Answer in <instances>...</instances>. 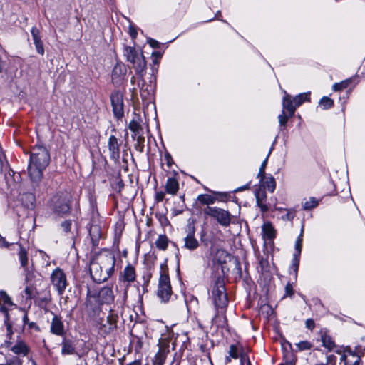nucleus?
Here are the masks:
<instances>
[{"mask_svg": "<svg viewBox=\"0 0 365 365\" xmlns=\"http://www.w3.org/2000/svg\"><path fill=\"white\" fill-rule=\"evenodd\" d=\"M49 161L50 155L45 147L36 145L32 148L28 166V173L32 181L41 180L43 171L49 164Z\"/></svg>", "mask_w": 365, "mask_h": 365, "instance_id": "1", "label": "nucleus"}, {"mask_svg": "<svg viewBox=\"0 0 365 365\" xmlns=\"http://www.w3.org/2000/svg\"><path fill=\"white\" fill-rule=\"evenodd\" d=\"M124 56L127 61L132 64L136 73L143 78L146 68V61L142 51L137 50L133 46H125L124 48Z\"/></svg>", "mask_w": 365, "mask_h": 365, "instance_id": "2", "label": "nucleus"}, {"mask_svg": "<svg viewBox=\"0 0 365 365\" xmlns=\"http://www.w3.org/2000/svg\"><path fill=\"white\" fill-rule=\"evenodd\" d=\"M173 294L172 287L170 284V277L168 275V269L167 265L160 264V277L157 289V296L161 302H167Z\"/></svg>", "mask_w": 365, "mask_h": 365, "instance_id": "3", "label": "nucleus"}, {"mask_svg": "<svg viewBox=\"0 0 365 365\" xmlns=\"http://www.w3.org/2000/svg\"><path fill=\"white\" fill-rule=\"evenodd\" d=\"M136 279L135 269L133 265L128 264L122 272H120L118 278V284L116 287L117 290L119 287L122 289V302L125 303L128 298V289L131 283Z\"/></svg>", "mask_w": 365, "mask_h": 365, "instance_id": "4", "label": "nucleus"}, {"mask_svg": "<svg viewBox=\"0 0 365 365\" xmlns=\"http://www.w3.org/2000/svg\"><path fill=\"white\" fill-rule=\"evenodd\" d=\"M212 302L215 309H227L228 299L225 292L223 279L217 278L212 291Z\"/></svg>", "mask_w": 365, "mask_h": 365, "instance_id": "5", "label": "nucleus"}, {"mask_svg": "<svg viewBox=\"0 0 365 365\" xmlns=\"http://www.w3.org/2000/svg\"><path fill=\"white\" fill-rule=\"evenodd\" d=\"M16 309V305L4 291H0V311L4 314V323L6 326L7 335L12 334V322L10 321L9 312Z\"/></svg>", "mask_w": 365, "mask_h": 365, "instance_id": "6", "label": "nucleus"}, {"mask_svg": "<svg viewBox=\"0 0 365 365\" xmlns=\"http://www.w3.org/2000/svg\"><path fill=\"white\" fill-rule=\"evenodd\" d=\"M50 207L58 215H66L70 212L69 197L67 194L53 196L50 201Z\"/></svg>", "mask_w": 365, "mask_h": 365, "instance_id": "7", "label": "nucleus"}, {"mask_svg": "<svg viewBox=\"0 0 365 365\" xmlns=\"http://www.w3.org/2000/svg\"><path fill=\"white\" fill-rule=\"evenodd\" d=\"M231 359L240 360V365H251L247 351L240 344H232L230 346L228 356L225 358V364L231 361Z\"/></svg>", "mask_w": 365, "mask_h": 365, "instance_id": "8", "label": "nucleus"}, {"mask_svg": "<svg viewBox=\"0 0 365 365\" xmlns=\"http://www.w3.org/2000/svg\"><path fill=\"white\" fill-rule=\"evenodd\" d=\"M205 215L215 219L222 226L227 227L231 222V214L222 208L217 207H207L204 210Z\"/></svg>", "mask_w": 365, "mask_h": 365, "instance_id": "9", "label": "nucleus"}, {"mask_svg": "<svg viewBox=\"0 0 365 365\" xmlns=\"http://www.w3.org/2000/svg\"><path fill=\"white\" fill-rule=\"evenodd\" d=\"M94 260L103 267H105L106 272H110L112 274L115 271V257L114 254L109 250H103L98 254Z\"/></svg>", "mask_w": 365, "mask_h": 365, "instance_id": "10", "label": "nucleus"}, {"mask_svg": "<svg viewBox=\"0 0 365 365\" xmlns=\"http://www.w3.org/2000/svg\"><path fill=\"white\" fill-rule=\"evenodd\" d=\"M105 267L98 264V262L93 259L90 264V273L92 279L98 282L101 283L106 281L112 276L110 272H106Z\"/></svg>", "mask_w": 365, "mask_h": 365, "instance_id": "11", "label": "nucleus"}, {"mask_svg": "<svg viewBox=\"0 0 365 365\" xmlns=\"http://www.w3.org/2000/svg\"><path fill=\"white\" fill-rule=\"evenodd\" d=\"M51 281L59 295H62L68 285L66 274L60 268L55 269L51 275Z\"/></svg>", "mask_w": 365, "mask_h": 365, "instance_id": "12", "label": "nucleus"}, {"mask_svg": "<svg viewBox=\"0 0 365 365\" xmlns=\"http://www.w3.org/2000/svg\"><path fill=\"white\" fill-rule=\"evenodd\" d=\"M361 352L357 349L356 353L353 352L351 349H346L343 354H341L340 364L344 365H361Z\"/></svg>", "mask_w": 365, "mask_h": 365, "instance_id": "13", "label": "nucleus"}, {"mask_svg": "<svg viewBox=\"0 0 365 365\" xmlns=\"http://www.w3.org/2000/svg\"><path fill=\"white\" fill-rule=\"evenodd\" d=\"M113 111L117 118L124 115L123 95L119 91L113 93L110 96Z\"/></svg>", "mask_w": 365, "mask_h": 365, "instance_id": "14", "label": "nucleus"}, {"mask_svg": "<svg viewBox=\"0 0 365 365\" xmlns=\"http://www.w3.org/2000/svg\"><path fill=\"white\" fill-rule=\"evenodd\" d=\"M98 302L101 304H110L115 299L113 289L110 287H102L98 293Z\"/></svg>", "mask_w": 365, "mask_h": 365, "instance_id": "15", "label": "nucleus"}, {"mask_svg": "<svg viewBox=\"0 0 365 365\" xmlns=\"http://www.w3.org/2000/svg\"><path fill=\"white\" fill-rule=\"evenodd\" d=\"M128 128L133 133L132 137L134 139L140 143L145 140L142 133L143 129L139 122V116H136L130 122Z\"/></svg>", "mask_w": 365, "mask_h": 365, "instance_id": "16", "label": "nucleus"}, {"mask_svg": "<svg viewBox=\"0 0 365 365\" xmlns=\"http://www.w3.org/2000/svg\"><path fill=\"white\" fill-rule=\"evenodd\" d=\"M51 332L56 336H63L65 333L64 325L61 317L53 314L51 322Z\"/></svg>", "mask_w": 365, "mask_h": 365, "instance_id": "17", "label": "nucleus"}, {"mask_svg": "<svg viewBox=\"0 0 365 365\" xmlns=\"http://www.w3.org/2000/svg\"><path fill=\"white\" fill-rule=\"evenodd\" d=\"M226 309H215V314L212 317V323L217 327H225L227 326V318L225 316Z\"/></svg>", "mask_w": 365, "mask_h": 365, "instance_id": "18", "label": "nucleus"}, {"mask_svg": "<svg viewBox=\"0 0 365 365\" xmlns=\"http://www.w3.org/2000/svg\"><path fill=\"white\" fill-rule=\"evenodd\" d=\"M257 205L261 211L265 212L268 211L269 207L266 204L267 194L264 190L259 189L255 193Z\"/></svg>", "mask_w": 365, "mask_h": 365, "instance_id": "19", "label": "nucleus"}, {"mask_svg": "<svg viewBox=\"0 0 365 365\" xmlns=\"http://www.w3.org/2000/svg\"><path fill=\"white\" fill-rule=\"evenodd\" d=\"M302 232H303L302 230ZM302 247V232H301L300 235L297 237L295 242V250L296 252L294 254L293 259V266L294 267L295 273L297 272L299 264V255L301 254Z\"/></svg>", "mask_w": 365, "mask_h": 365, "instance_id": "20", "label": "nucleus"}, {"mask_svg": "<svg viewBox=\"0 0 365 365\" xmlns=\"http://www.w3.org/2000/svg\"><path fill=\"white\" fill-rule=\"evenodd\" d=\"M282 107L283 110H287L289 114V117H292L296 110V106H294V100L291 96L287 94L284 91V96L282 99Z\"/></svg>", "mask_w": 365, "mask_h": 365, "instance_id": "21", "label": "nucleus"}, {"mask_svg": "<svg viewBox=\"0 0 365 365\" xmlns=\"http://www.w3.org/2000/svg\"><path fill=\"white\" fill-rule=\"evenodd\" d=\"M108 150L110 153V158L113 159H116L119 157V153H120V144L118 143V139L113 136L111 135L108 139Z\"/></svg>", "mask_w": 365, "mask_h": 365, "instance_id": "22", "label": "nucleus"}, {"mask_svg": "<svg viewBox=\"0 0 365 365\" xmlns=\"http://www.w3.org/2000/svg\"><path fill=\"white\" fill-rule=\"evenodd\" d=\"M194 229L190 228V232L185 237V245L184 247L188 250H193L198 247L199 243L197 239L194 236Z\"/></svg>", "mask_w": 365, "mask_h": 365, "instance_id": "23", "label": "nucleus"}, {"mask_svg": "<svg viewBox=\"0 0 365 365\" xmlns=\"http://www.w3.org/2000/svg\"><path fill=\"white\" fill-rule=\"evenodd\" d=\"M31 36H32L34 43L35 44L37 52L39 54L43 55L44 53V49H43V43L41 40L39 30L37 28L34 27L31 29Z\"/></svg>", "mask_w": 365, "mask_h": 365, "instance_id": "24", "label": "nucleus"}, {"mask_svg": "<svg viewBox=\"0 0 365 365\" xmlns=\"http://www.w3.org/2000/svg\"><path fill=\"white\" fill-rule=\"evenodd\" d=\"M165 191L167 193L175 195L179 190L178 180L174 178H168L165 182Z\"/></svg>", "mask_w": 365, "mask_h": 365, "instance_id": "25", "label": "nucleus"}, {"mask_svg": "<svg viewBox=\"0 0 365 365\" xmlns=\"http://www.w3.org/2000/svg\"><path fill=\"white\" fill-rule=\"evenodd\" d=\"M262 187L270 192H273L276 187V181L273 176H263L259 178Z\"/></svg>", "mask_w": 365, "mask_h": 365, "instance_id": "26", "label": "nucleus"}, {"mask_svg": "<svg viewBox=\"0 0 365 365\" xmlns=\"http://www.w3.org/2000/svg\"><path fill=\"white\" fill-rule=\"evenodd\" d=\"M11 350L16 354H21L25 356L28 351L29 349L24 342L22 341H19L11 347Z\"/></svg>", "mask_w": 365, "mask_h": 365, "instance_id": "27", "label": "nucleus"}, {"mask_svg": "<svg viewBox=\"0 0 365 365\" xmlns=\"http://www.w3.org/2000/svg\"><path fill=\"white\" fill-rule=\"evenodd\" d=\"M263 237L272 240L275 237V230L269 222L264 223L262 226Z\"/></svg>", "mask_w": 365, "mask_h": 365, "instance_id": "28", "label": "nucleus"}, {"mask_svg": "<svg viewBox=\"0 0 365 365\" xmlns=\"http://www.w3.org/2000/svg\"><path fill=\"white\" fill-rule=\"evenodd\" d=\"M118 319V314L110 312L108 316L107 317V323L109 327L108 328L107 332L110 333L113 331L116 328L117 321Z\"/></svg>", "mask_w": 365, "mask_h": 365, "instance_id": "29", "label": "nucleus"}, {"mask_svg": "<svg viewBox=\"0 0 365 365\" xmlns=\"http://www.w3.org/2000/svg\"><path fill=\"white\" fill-rule=\"evenodd\" d=\"M309 93H300L295 97L293 98L294 106L297 107H299L301 106L304 102L305 101H309L310 98L309 96Z\"/></svg>", "mask_w": 365, "mask_h": 365, "instance_id": "30", "label": "nucleus"}, {"mask_svg": "<svg viewBox=\"0 0 365 365\" xmlns=\"http://www.w3.org/2000/svg\"><path fill=\"white\" fill-rule=\"evenodd\" d=\"M19 259L21 267H26L29 262L28 254L26 249L22 247L21 245L19 251Z\"/></svg>", "mask_w": 365, "mask_h": 365, "instance_id": "31", "label": "nucleus"}, {"mask_svg": "<svg viewBox=\"0 0 365 365\" xmlns=\"http://www.w3.org/2000/svg\"><path fill=\"white\" fill-rule=\"evenodd\" d=\"M168 243V237L165 235H159L158 239L155 241L156 247L161 250H165L167 249Z\"/></svg>", "mask_w": 365, "mask_h": 365, "instance_id": "32", "label": "nucleus"}, {"mask_svg": "<svg viewBox=\"0 0 365 365\" xmlns=\"http://www.w3.org/2000/svg\"><path fill=\"white\" fill-rule=\"evenodd\" d=\"M75 352V349L70 341L64 340L62 342V354H73Z\"/></svg>", "mask_w": 365, "mask_h": 365, "instance_id": "33", "label": "nucleus"}, {"mask_svg": "<svg viewBox=\"0 0 365 365\" xmlns=\"http://www.w3.org/2000/svg\"><path fill=\"white\" fill-rule=\"evenodd\" d=\"M322 342L323 346L327 349L329 351H331L335 346L334 342L332 339L328 335H323L322 336Z\"/></svg>", "mask_w": 365, "mask_h": 365, "instance_id": "34", "label": "nucleus"}, {"mask_svg": "<svg viewBox=\"0 0 365 365\" xmlns=\"http://www.w3.org/2000/svg\"><path fill=\"white\" fill-rule=\"evenodd\" d=\"M24 294L26 299H32L36 297V288L31 284H27L24 289Z\"/></svg>", "mask_w": 365, "mask_h": 365, "instance_id": "35", "label": "nucleus"}, {"mask_svg": "<svg viewBox=\"0 0 365 365\" xmlns=\"http://www.w3.org/2000/svg\"><path fill=\"white\" fill-rule=\"evenodd\" d=\"M334 105V101L329 97L324 96L319 101V106L323 110H327L331 108Z\"/></svg>", "mask_w": 365, "mask_h": 365, "instance_id": "36", "label": "nucleus"}, {"mask_svg": "<svg viewBox=\"0 0 365 365\" xmlns=\"http://www.w3.org/2000/svg\"><path fill=\"white\" fill-rule=\"evenodd\" d=\"M90 235L91 237L93 244L95 245L97 243L100 236L99 227L97 225H93L91 227Z\"/></svg>", "mask_w": 365, "mask_h": 365, "instance_id": "37", "label": "nucleus"}, {"mask_svg": "<svg viewBox=\"0 0 365 365\" xmlns=\"http://www.w3.org/2000/svg\"><path fill=\"white\" fill-rule=\"evenodd\" d=\"M319 204L318 200L314 197H310L308 200H306L303 203V207L304 210H311L316 207Z\"/></svg>", "mask_w": 365, "mask_h": 365, "instance_id": "38", "label": "nucleus"}, {"mask_svg": "<svg viewBox=\"0 0 365 365\" xmlns=\"http://www.w3.org/2000/svg\"><path fill=\"white\" fill-rule=\"evenodd\" d=\"M198 200L204 205H211L215 202V197L209 195H200L198 196Z\"/></svg>", "mask_w": 365, "mask_h": 365, "instance_id": "39", "label": "nucleus"}, {"mask_svg": "<svg viewBox=\"0 0 365 365\" xmlns=\"http://www.w3.org/2000/svg\"><path fill=\"white\" fill-rule=\"evenodd\" d=\"M140 96L143 101H150L153 98V92L148 88H142L140 90Z\"/></svg>", "mask_w": 365, "mask_h": 365, "instance_id": "40", "label": "nucleus"}, {"mask_svg": "<svg viewBox=\"0 0 365 365\" xmlns=\"http://www.w3.org/2000/svg\"><path fill=\"white\" fill-rule=\"evenodd\" d=\"M123 74L121 66L116 65L112 71L113 81H118L120 79V76Z\"/></svg>", "mask_w": 365, "mask_h": 365, "instance_id": "41", "label": "nucleus"}, {"mask_svg": "<svg viewBox=\"0 0 365 365\" xmlns=\"http://www.w3.org/2000/svg\"><path fill=\"white\" fill-rule=\"evenodd\" d=\"M350 83L349 80L343 81L340 83H336L333 85V90L334 91H339L346 88Z\"/></svg>", "mask_w": 365, "mask_h": 365, "instance_id": "42", "label": "nucleus"}, {"mask_svg": "<svg viewBox=\"0 0 365 365\" xmlns=\"http://www.w3.org/2000/svg\"><path fill=\"white\" fill-rule=\"evenodd\" d=\"M0 365H21V362L18 360L8 361L5 359V356L0 353Z\"/></svg>", "mask_w": 365, "mask_h": 365, "instance_id": "43", "label": "nucleus"}, {"mask_svg": "<svg viewBox=\"0 0 365 365\" xmlns=\"http://www.w3.org/2000/svg\"><path fill=\"white\" fill-rule=\"evenodd\" d=\"M165 361V356L158 352L155 356L153 362V365H163Z\"/></svg>", "mask_w": 365, "mask_h": 365, "instance_id": "44", "label": "nucleus"}, {"mask_svg": "<svg viewBox=\"0 0 365 365\" xmlns=\"http://www.w3.org/2000/svg\"><path fill=\"white\" fill-rule=\"evenodd\" d=\"M289 115H287L285 114V112L284 110H282V114H280L279 116H278V120H279V125L281 126H285L287 123V120L289 119Z\"/></svg>", "mask_w": 365, "mask_h": 365, "instance_id": "45", "label": "nucleus"}, {"mask_svg": "<svg viewBox=\"0 0 365 365\" xmlns=\"http://www.w3.org/2000/svg\"><path fill=\"white\" fill-rule=\"evenodd\" d=\"M296 346L298 348V349L300 351L307 350L311 348V344L307 341L299 342V343L296 344Z\"/></svg>", "mask_w": 365, "mask_h": 365, "instance_id": "46", "label": "nucleus"}, {"mask_svg": "<svg viewBox=\"0 0 365 365\" xmlns=\"http://www.w3.org/2000/svg\"><path fill=\"white\" fill-rule=\"evenodd\" d=\"M267 160H268V156L265 158V160L262 162L260 168H259V173L257 174V177L259 178L261 177H263L265 175V168H266V166H267Z\"/></svg>", "mask_w": 365, "mask_h": 365, "instance_id": "47", "label": "nucleus"}, {"mask_svg": "<svg viewBox=\"0 0 365 365\" xmlns=\"http://www.w3.org/2000/svg\"><path fill=\"white\" fill-rule=\"evenodd\" d=\"M61 227L65 232H68L71 230V222L70 220H66L61 223Z\"/></svg>", "mask_w": 365, "mask_h": 365, "instance_id": "48", "label": "nucleus"}, {"mask_svg": "<svg viewBox=\"0 0 365 365\" xmlns=\"http://www.w3.org/2000/svg\"><path fill=\"white\" fill-rule=\"evenodd\" d=\"M148 43H149V45L154 48H159V46H160V43L158 42L156 40H154V39H152V38H149L148 40Z\"/></svg>", "mask_w": 365, "mask_h": 365, "instance_id": "49", "label": "nucleus"}, {"mask_svg": "<svg viewBox=\"0 0 365 365\" xmlns=\"http://www.w3.org/2000/svg\"><path fill=\"white\" fill-rule=\"evenodd\" d=\"M306 327L309 329L312 330L314 328V322L312 319L306 320Z\"/></svg>", "mask_w": 365, "mask_h": 365, "instance_id": "50", "label": "nucleus"}, {"mask_svg": "<svg viewBox=\"0 0 365 365\" xmlns=\"http://www.w3.org/2000/svg\"><path fill=\"white\" fill-rule=\"evenodd\" d=\"M294 217V212L292 211H288L287 212V214L285 215V216H283L284 220H289V221L292 220Z\"/></svg>", "mask_w": 365, "mask_h": 365, "instance_id": "51", "label": "nucleus"}, {"mask_svg": "<svg viewBox=\"0 0 365 365\" xmlns=\"http://www.w3.org/2000/svg\"><path fill=\"white\" fill-rule=\"evenodd\" d=\"M129 34H130V36H131V38H133V39H134V38H136V36H137V34H138L137 31H136V29H135L133 26H130L129 27Z\"/></svg>", "mask_w": 365, "mask_h": 365, "instance_id": "52", "label": "nucleus"}, {"mask_svg": "<svg viewBox=\"0 0 365 365\" xmlns=\"http://www.w3.org/2000/svg\"><path fill=\"white\" fill-rule=\"evenodd\" d=\"M39 252L41 254L42 259L46 262V266H48L50 264L49 256L42 250H40Z\"/></svg>", "mask_w": 365, "mask_h": 365, "instance_id": "53", "label": "nucleus"}, {"mask_svg": "<svg viewBox=\"0 0 365 365\" xmlns=\"http://www.w3.org/2000/svg\"><path fill=\"white\" fill-rule=\"evenodd\" d=\"M285 292L287 295H292L293 294L292 286L289 282L285 287Z\"/></svg>", "mask_w": 365, "mask_h": 365, "instance_id": "54", "label": "nucleus"}, {"mask_svg": "<svg viewBox=\"0 0 365 365\" xmlns=\"http://www.w3.org/2000/svg\"><path fill=\"white\" fill-rule=\"evenodd\" d=\"M4 155L0 151V173L2 172L4 167L6 165V162L4 160Z\"/></svg>", "mask_w": 365, "mask_h": 365, "instance_id": "55", "label": "nucleus"}, {"mask_svg": "<svg viewBox=\"0 0 365 365\" xmlns=\"http://www.w3.org/2000/svg\"><path fill=\"white\" fill-rule=\"evenodd\" d=\"M155 197L158 202H161L165 197V193L163 192H158L156 193Z\"/></svg>", "mask_w": 365, "mask_h": 365, "instance_id": "56", "label": "nucleus"}, {"mask_svg": "<svg viewBox=\"0 0 365 365\" xmlns=\"http://www.w3.org/2000/svg\"><path fill=\"white\" fill-rule=\"evenodd\" d=\"M143 143H144V140H143V141H142V143H141V142L140 143V142H138V141L137 140V143H136V145H135V148H136V149H137L138 150H139V151H140V152H142V151H143V146H144V145H143Z\"/></svg>", "mask_w": 365, "mask_h": 365, "instance_id": "57", "label": "nucleus"}, {"mask_svg": "<svg viewBox=\"0 0 365 365\" xmlns=\"http://www.w3.org/2000/svg\"><path fill=\"white\" fill-rule=\"evenodd\" d=\"M127 365H141V362L139 360H135Z\"/></svg>", "mask_w": 365, "mask_h": 365, "instance_id": "58", "label": "nucleus"}, {"mask_svg": "<svg viewBox=\"0 0 365 365\" xmlns=\"http://www.w3.org/2000/svg\"><path fill=\"white\" fill-rule=\"evenodd\" d=\"M165 158H167V163L169 167L171 165V157L168 154L165 155Z\"/></svg>", "mask_w": 365, "mask_h": 365, "instance_id": "59", "label": "nucleus"}, {"mask_svg": "<svg viewBox=\"0 0 365 365\" xmlns=\"http://www.w3.org/2000/svg\"><path fill=\"white\" fill-rule=\"evenodd\" d=\"M27 320H28L27 314L26 313H23V321H24V323L26 324Z\"/></svg>", "mask_w": 365, "mask_h": 365, "instance_id": "60", "label": "nucleus"}, {"mask_svg": "<svg viewBox=\"0 0 365 365\" xmlns=\"http://www.w3.org/2000/svg\"><path fill=\"white\" fill-rule=\"evenodd\" d=\"M153 56H156L158 58L161 57V55L160 53H153Z\"/></svg>", "mask_w": 365, "mask_h": 365, "instance_id": "61", "label": "nucleus"}, {"mask_svg": "<svg viewBox=\"0 0 365 365\" xmlns=\"http://www.w3.org/2000/svg\"><path fill=\"white\" fill-rule=\"evenodd\" d=\"M282 365H294V364L292 361H290V362H287Z\"/></svg>", "mask_w": 365, "mask_h": 365, "instance_id": "62", "label": "nucleus"}, {"mask_svg": "<svg viewBox=\"0 0 365 365\" xmlns=\"http://www.w3.org/2000/svg\"><path fill=\"white\" fill-rule=\"evenodd\" d=\"M6 344H7V346L9 347L11 344L10 342H6Z\"/></svg>", "mask_w": 365, "mask_h": 365, "instance_id": "63", "label": "nucleus"}, {"mask_svg": "<svg viewBox=\"0 0 365 365\" xmlns=\"http://www.w3.org/2000/svg\"><path fill=\"white\" fill-rule=\"evenodd\" d=\"M153 62H154L155 63H158V61H157V59L154 60V61H153Z\"/></svg>", "mask_w": 365, "mask_h": 365, "instance_id": "64", "label": "nucleus"}]
</instances>
